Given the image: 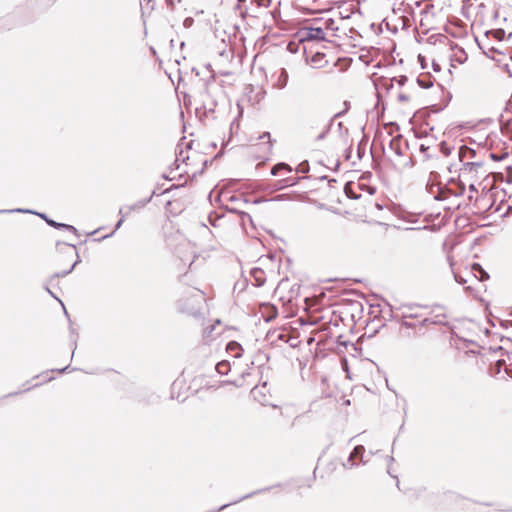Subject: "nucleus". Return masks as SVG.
<instances>
[{
	"label": "nucleus",
	"instance_id": "1",
	"mask_svg": "<svg viewBox=\"0 0 512 512\" xmlns=\"http://www.w3.org/2000/svg\"><path fill=\"white\" fill-rule=\"evenodd\" d=\"M302 39L304 41L325 40V32L321 27H307L302 30Z\"/></svg>",
	"mask_w": 512,
	"mask_h": 512
},
{
	"label": "nucleus",
	"instance_id": "2",
	"mask_svg": "<svg viewBox=\"0 0 512 512\" xmlns=\"http://www.w3.org/2000/svg\"><path fill=\"white\" fill-rule=\"evenodd\" d=\"M268 392L267 383L265 382L262 385L253 387L251 395L260 404L266 405L268 403Z\"/></svg>",
	"mask_w": 512,
	"mask_h": 512
},
{
	"label": "nucleus",
	"instance_id": "3",
	"mask_svg": "<svg viewBox=\"0 0 512 512\" xmlns=\"http://www.w3.org/2000/svg\"><path fill=\"white\" fill-rule=\"evenodd\" d=\"M260 140H262V143L260 144L262 146V151L265 154L263 156L264 160H267L269 155L272 153V142L270 140V133L264 132L260 137Z\"/></svg>",
	"mask_w": 512,
	"mask_h": 512
},
{
	"label": "nucleus",
	"instance_id": "4",
	"mask_svg": "<svg viewBox=\"0 0 512 512\" xmlns=\"http://www.w3.org/2000/svg\"><path fill=\"white\" fill-rule=\"evenodd\" d=\"M37 215H39L42 219H44L46 221V223L54 228H63V229H66L74 234L77 233V229L72 226V225H68V224H64V223H58L54 220H51V219H48L47 216L45 214H39V213H36Z\"/></svg>",
	"mask_w": 512,
	"mask_h": 512
},
{
	"label": "nucleus",
	"instance_id": "5",
	"mask_svg": "<svg viewBox=\"0 0 512 512\" xmlns=\"http://www.w3.org/2000/svg\"><path fill=\"white\" fill-rule=\"evenodd\" d=\"M289 75L286 69L282 68L278 74V77L274 83V87L282 90L284 89L288 84Z\"/></svg>",
	"mask_w": 512,
	"mask_h": 512
},
{
	"label": "nucleus",
	"instance_id": "6",
	"mask_svg": "<svg viewBox=\"0 0 512 512\" xmlns=\"http://www.w3.org/2000/svg\"><path fill=\"white\" fill-rule=\"evenodd\" d=\"M364 452V447L359 445V446H356L354 448V450L352 451V453L350 454L349 458L347 459V461L345 463H343V466L346 468V469H351L354 467V462H353V459L354 457L360 455L362 456Z\"/></svg>",
	"mask_w": 512,
	"mask_h": 512
},
{
	"label": "nucleus",
	"instance_id": "7",
	"mask_svg": "<svg viewBox=\"0 0 512 512\" xmlns=\"http://www.w3.org/2000/svg\"><path fill=\"white\" fill-rule=\"evenodd\" d=\"M226 350L230 353L234 358H239L242 355V347L239 343L235 341H231L227 344Z\"/></svg>",
	"mask_w": 512,
	"mask_h": 512
},
{
	"label": "nucleus",
	"instance_id": "8",
	"mask_svg": "<svg viewBox=\"0 0 512 512\" xmlns=\"http://www.w3.org/2000/svg\"><path fill=\"white\" fill-rule=\"evenodd\" d=\"M471 271L474 273V277L479 281H485L489 278L488 273L477 263L472 265Z\"/></svg>",
	"mask_w": 512,
	"mask_h": 512
},
{
	"label": "nucleus",
	"instance_id": "9",
	"mask_svg": "<svg viewBox=\"0 0 512 512\" xmlns=\"http://www.w3.org/2000/svg\"><path fill=\"white\" fill-rule=\"evenodd\" d=\"M182 144L178 145L179 151L176 153V159L175 162L177 163V168L180 167V163L187 164V161L189 160V154L188 151H184L181 148Z\"/></svg>",
	"mask_w": 512,
	"mask_h": 512
},
{
	"label": "nucleus",
	"instance_id": "10",
	"mask_svg": "<svg viewBox=\"0 0 512 512\" xmlns=\"http://www.w3.org/2000/svg\"><path fill=\"white\" fill-rule=\"evenodd\" d=\"M216 371L221 375H226L231 369L230 362L227 360L220 361L215 366Z\"/></svg>",
	"mask_w": 512,
	"mask_h": 512
},
{
	"label": "nucleus",
	"instance_id": "11",
	"mask_svg": "<svg viewBox=\"0 0 512 512\" xmlns=\"http://www.w3.org/2000/svg\"><path fill=\"white\" fill-rule=\"evenodd\" d=\"M474 154H475L474 150H472L466 146L460 147L459 153H458L461 161H463L466 158L473 157Z\"/></svg>",
	"mask_w": 512,
	"mask_h": 512
},
{
	"label": "nucleus",
	"instance_id": "12",
	"mask_svg": "<svg viewBox=\"0 0 512 512\" xmlns=\"http://www.w3.org/2000/svg\"><path fill=\"white\" fill-rule=\"evenodd\" d=\"M282 170H285L287 172H291V167L289 165H287L286 163H278L276 164L272 170H271V174L276 176L279 174L280 171Z\"/></svg>",
	"mask_w": 512,
	"mask_h": 512
},
{
	"label": "nucleus",
	"instance_id": "13",
	"mask_svg": "<svg viewBox=\"0 0 512 512\" xmlns=\"http://www.w3.org/2000/svg\"><path fill=\"white\" fill-rule=\"evenodd\" d=\"M281 415L290 418L293 414V408L291 406L280 407Z\"/></svg>",
	"mask_w": 512,
	"mask_h": 512
},
{
	"label": "nucleus",
	"instance_id": "14",
	"mask_svg": "<svg viewBox=\"0 0 512 512\" xmlns=\"http://www.w3.org/2000/svg\"><path fill=\"white\" fill-rule=\"evenodd\" d=\"M119 214L121 215V218L117 222V224L115 226V230H117V229H119L121 227V225L123 224L125 218L127 217V213H124V208H120Z\"/></svg>",
	"mask_w": 512,
	"mask_h": 512
},
{
	"label": "nucleus",
	"instance_id": "15",
	"mask_svg": "<svg viewBox=\"0 0 512 512\" xmlns=\"http://www.w3.org/2000/svg\"><path fill=\"white\" fill-rule=\"evenodd\" d=\"M258 274H262V271L261 270H254L253 271V275L255 277V280L257 281V285L261 286V285H263L264 280L260 276H258Z\"/></svg>",
	"mask_w": 512,
	"mask_h": 512
},
{
	"label": "nucleus",
	"instance_id": "16",
	"mask_svg": "<svg viewBox=\"0 0 512 512\" xmlns=\"http://www.w3.org/2000/svg\"><path fill=\"white\" fill-rule=\"evenodd\" d=\"M80 262V259H79V256L77 255V260L72 264V266L65 272H63L62 274H57L56 276H65L67 274H69L70 272H72V270L75 268V266Z\"/></svg>",
	"mask_w": 512,
	"mask_h": 512
},
{
	"label": "nucleus",
	"instance_id": "17",
	"mask_svg": "<svg viewBox=\"0 0 512 512\" xmlns=\"http://www.w3.org/2000/svg\"><path fill=\"white\" fill-rule=\"evenodd\" d=\"M141 206L138 205V204H135V205H131V206H127V207H123L124 208V213H127V216L135 209L137 208H140Z\"/></svg>",
	"mask_w": 512,
	"mask_h": 512
},
{
	"label": "nucleus",
	"instance_id": "18",
	"mask_svg": "<svg viewBox=\"0 0 512 512\" xmlns=\"http://www.w3.org/2000/svg\"><path fill=\"white\" fill-rule=\"evenodd\" d=\"M455 281L459 284H465L467 283V279L461 276L460 274L454 273Z\"/></svg>",
	"mask_w": 512,
	"mask_h": 512
},
{
	"label": "nucleus",
	"instance_id": "19",
	"mask_svg": "<svg viewBox=\"0 0 512 512\" xmlns=\"http://www.w3.org/2000/svg\"><path fill=\"white\" fill-rule=\"evenodd\" d=\"M407 80H408V79H407V77H406V76H400V77H398V78H393V80H392V81H395V82H397V83H398V85L402 86V85H404V84H405V82H406Z\"/></svg>",
	"mask_w": 512,
	"mask_h": 512
},
{
	"label": "nucleus",
	"instance_id": "20",
	"mask_svg": "<svg viewBox=\"0 0 512 512\" xmlns=\"http://www.w3.org/2000/svg\"><path fill=\"white\" fill-rule=\"evenodd\" d=\"M332 121H333V119H331V121H330V123H329L328 127L325 129V131H323V132H322V133L317 137V139H318V140H321V139H323V138L326 136V134L328 133L329 128H330V126H331V124H332Z\"/></svg>",
	"mask_w": 512,
	"mask_h": 512
},
{
	"label": "nucleus",
	"instance_id": "21",
	"mask_svg": "<svg viewBox=\"0 0 512 512\" xmlns=\"http://www.w3.org/2000/svg\"><path fill=\"white\" fill-rule=\"evenodd\" d=\"M398 99H399V101H401V102H406V101H409V96H408V95H406V94H404V93H400V94L398 95Z\"/></svg>",
	"mask_w": 512,
	"mask_h": 512
},
{
	"label": "nucleus",
	"instance_id": "22",
	"mask_svg": "<svg viewBox=\"0 0 512 512\" xmlns=\"http://www.w3.org/2000/svg\"><path fill=\"white\" fill-rule=\"evenodd\" d=\"M238 502H240V500H235V501H233V502H231V503L224 504V505H222L219 509H217V510H216V512L221 511V510H223V509L227 508L228 506H230V505H232V504H236V503H238Z\"/></svg>",
	"mask_w": 512,
	"mask_h": 512
},
{
	"label": "nucleus",
	"instance_id": "23",
	"mask_svg": "<svg viewBox=\"0 0 512 512\" xmlns=\"http://www.w3.org/2000/svg\"><path fill=\"white\" fill-rule=\"evenodd\" d=\"M441 150L445 155L450 154V149L448 147H446V145L444 143L442 144Z\"/></svg>",
	"mask_w": 512,
	"mask_h": 512
},
{
	"label": "nucleus",
	"instance_id": "24",
	"mask_svg": "<svg viewBox=\"0 0 512 512\" xmlns=\"http://www.w3.org/2000/svg\"><path fill=\"white\" fill-rule=\"evenodd\" d=\"M2 212H29V213H33V212H32V211H30V210H23V209L3 210Z\"/></svg>",
	"mask_w": 512,
	"mask_h": 512
},
{
	"label": "nucleus",
	"instance_id": "25",
	"mask_svg": "<svg viewBox=\"0 0 512 512\" xmlns=\"http://www.w3.org/2000/svg\"><path fill=\"white\" fill-rule=\"evenodd\" d=\"M505 32L504 30H497L496 31V36L501 39L503 36H504Z\"/></svg>",
	"mask_w": 512,
	"mask_h": 512
},
{
	"label": "nucleus",
	"instance_id": "26",
	"mask_svg": "<svg viewBox=\"0 0 512 512\" xmlns=\"http://www.w3.org/2000/svg\"><path fill=\"white\" fill-rule=\"evenodd\" d=\"M238 116L241 117L243 113V109L239 103H237Z\"/></svg>",
	"mask_w": 512,
	"mask_h": 512
},
{
	"label": "nucleus",
	"instance_id": "27",
	"mask_svg": "<svg viewBox=\"0 0 512 512\" xmlns=\"http://www.w3.org/2000/svg\"><path fill=\"white\" fill-rule=\"evenodd\" d=\"M251 495H254V492H251V494H247V495L241 497L239 500L241 501L243 499H247V498L251 497Z\"/></svg>",
	"mask_w": 512,
	"mask_h": 512
},
{
	"label": "nucleus",
	"instance_id": "28",
	"mask_svg": "<svg viewBox=\"0 0 512 512\" xmlns=\"http://www.w3.org/2000/svg\"><path fill=\"white\" fill-rule=\"evenodd\" d=\"M328 24H333V20L329 19L325 22L326 27L328 28Z\"/></svg>",
	"mask_w": 512,
	"mask_h": 512
},
{
	"label": "nucleus",
	"instance_id": "29",
	"mask_svg": "<svg viewBox=\"0 0 512 512\" xmlns=\"http://www.w3.org/2000/svg\"><path fill=\"white\" fill-rule=\"evenodd\" d=\"M207 329H208V328H206V329H205V332H206V333H207ZM213 330H214V326L212 325V326L210 327L209 331H208V334H210Z\"/></svg>",
	"mask_w": 512,
	"mask_h": 512
},
{
	"label": "nucleus",
	"instance_id": "30",
	"mask_svg": "<svg viewBox=\"0 0 512 512\" xmlns=\"http://www.w3.org/2000/svg\"><path fill=\"white\" fill-rule=\"evenodd\" d=\"M68 246L71 247L75 251V253L77 254L76 247L74 245H68Z\"/></svg>",
	"mask_w": 512,
	"mask_h": 512
},
{
	"label": "nucleus",
	"instance_id": "31",
	"mask_svg": "<svg viewBox=\"0 0 512 512\" xmlns=\"http://www.w3.org/2000/svg\"><path fill=\"white\" fill-rule=\"evenodd\" d=\"M469 189H470L471 191H474V190H475L474 185H473V184H472V185H470Z\"/></svg>",
	"mask_w": 512,
	"mask_h": 512
},
{
	"label": "nucleus",
	"instance_id": "32",
	"mask_svg": "<svg viewBox=\"0 0 512 512\" xmlns=\"http://www.w3.org/2000/svg\"><path fill=\"white\" fill-rule=\"evenodd\" d=\"M467 165H478L477 163H470V162H467Z\"/></svg>",
	"mask_w": 512,
	"mask_h": 512
},
{
	"label": "nucleus",
	"instance_id": "33",
	"mask_svg": "<svg viewBox=\"0 0 512 512\" xmlns=\"http://www.w3.org/2000/svg\"><path fill=\"white\" fill-rule=\"evenodd\" d=\"M340 115H341V113H337L334 115V118L339 117Z\"/></svg>",
	"mask_w": 512,
	"mask_h": 512
},
{
	"label": "nucleus",
	"instance_id": "34",
	"mask_svg": "<svg viewBox=\"0 0 512 512\" xmlns=\"http://www.w3.org/2000/svg\"><path fill=\"white\" fill-rule=\"evenodd\" d=\"M47 291H48V293H50V294L54 297V295H53V293L51 292V290H49V289L47 288Z\"/></svg>",
	"mask_w": 512,
	"mask_h": 512
}]
</instances>
